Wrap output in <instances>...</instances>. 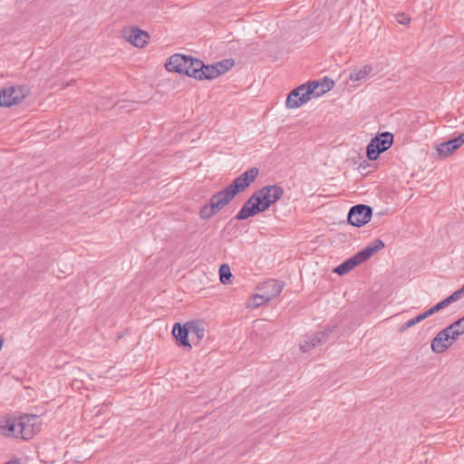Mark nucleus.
Segmentation results:
<instances>
[{
	"label": "nucleus",
	"mask_w": 464,
	"mask_h": 464,
	"mask_svg": "<svg viewBox=\"0 0 464 464\" xmlns=\"http://www.w3.org/2000/svg\"><path fill=\"white\" fill-rule=\"evenodd\" d=\"M266 303H267V301L265 300V297L262 295V293L256 294L249 297V299L246 303V307L247 308H256V307H259L262 304H266Z\"/></svg>",
	"instance_id": "5701e85b"
},
{
	"label": "nucleus",
	"mask_w": 464,
	"mask_h": 464,
	"mask_svg": "<svg viewBox=\"0 0 464 464\" xmlns=\"http://www.w3.org/2000/svg\"><path fill=\"white\" fill-rule=\"evenodd\" d=\"M444 300H445V302H446L448 306L450 304H451L452 303L458 301L456 296L453 295V293L450 295H449L448 297H446Z\"/></svg>",
	"instance_id": "7c9ffc66"
},
{
	"label": "nucleus",
	"mask_w": 464,
	"mask_h": 464,
	"mask_svg": "<svg viewBox=\"0 0 464 464\" xmlns=\"http://www.w3.org/2000/svg\"><path fill=\"white\" fill-rule=\"evenodd\" d=\"M393 134L388 131L382 132L372 138L366 147V156L369 160H375L380 154L392 147Z\"/></svg>",
	"instance_id": "39448f33"
},
{
	"label": "nucleus",
	"mask_w": 464,
	"mask_h": 464,
	"mask_svg": "<svg viewBox=\"0 0 464 464\" xmlns=\"http://www.w3.org/2000/svg\"><path fill=\"white\" fill-rule=\"evenodd\" d=\"M369 166L368 162L366 160H363L362 162L360 163L359 165V169L360 170H365L367 169V167Z\"/></svg>",
	"instance_id": "2f4dec72"
},
{
	"label": "nucleus",
	"mask_w": 464,
	"mask_h": 464,
	"mask_svg": "<svg viewBox=\"0 0 464 464\" xmlns=\"http://www.w3.org/2000/svg\"><path fill=\"white\" fill-rule=\"evenodd\" d=\"M217 212H218L215 207L209 202L208 204L201 207L199 210V217L202 219H209L212 218Z\"/></svg>",
	"instance_id": "b1692460"
},
{
	"label": "nucleus",
	"mask_w": 464,
	"mask_h": 464,
	"mask_svg": "<svg viewBox=\"0 0 464 464\" xmlns=\"http://www.w3.org/2000/svg\"><path fill=\"white\" fill-rule=\"evenodd\" d=\"M188 325L192 341L196 338L195 344H198L205 336V328L203 324L198 321H189L188 322Z\"/></svg>",
	"instance_id": "6ab92c4d"
},
{
	"label": "nucleus",
	"mask_w": 464,
	"mask_h": 464,
	"mask_svg": "<svg viewBox=\"0 0 464 464\" xmlns=\"http://www.w3.org/2000/svg\"><path fill=\"white\" fill-rule=\"evenodd\" d=\"M447 328L453 334V337L458 340L464 334V316L450 324Z\"/></svg>",
	"instance_id": "412c9836"
},
{
	"label": "nucleus",
	"mask_w": 464,
	"mask_h": 464,
	"mask_svg": "<svg viewBox=\"0 0 464 464\" xmlns=\"http://www.w3.org/2000/svg\"><path fill=\"white\" fill-rule=\"evenodd\" d=\"M447 304L445 302V300L443 299L442 301L439 302L438 304H436L435 305H433L432 307H430L429 310V313L430 314V315L434 314L435 313L444 309L445 307H447Z\"/></svg>",
	"instance_id": "a878e982"
},
{
	"label": "nucleus",
	"mask_w": 464,
	"mask_h": 464,
	"mask_svg": "<svg viewBox=\"0 0 464 464\" xmlns=\"http://www.w3.org/2000/svg\"><path fill=\"white\" fill-rule=\"evenodd\" d=\"M219 279L222 284L230 283V278L232 277V274L230 271V267L227 264H222L219 266Z\"/></svg>",
	"instance_id": "393cba45"
},
{
	"label": "nucleus",
	"mask_w": 464,
	"mask_h": 464,
	"mask_svg": "<svg viewBox=\"0 0 464 464\" xmlns=\"http://www.w3.org/2000/svg\"><path fill=\"white\" fill-rule=\"evenodd\" d=\"M456 341L453 334L445 327L432 339L430 347L433 353H442Z\"/></svg>",
	"instance_id": "1a4fd4ad"
},
{
	"label": "nucleus",
	"mask_w": 464,
	"mask_h": 464,
	"mask_svg": "<svg viewBox=\"0 0 464 464\" xmlns=\"http://www.w3.org/2000/svg\"><path fill=\"white\" fill-rule=\"evenodd\" d=\"M235 64V61L233 59H224L220 62L214 63L217 68V73L218 76L229 71Z\"/></svg>",
	"instance_id": "4be33fe9"
},
{
	"label": "nucleus",
	"mask_w": 464,
	"mask_h": 464,
	"mask_svg": "<svg viewBox=\"0 0 464 464\" xmlns=\"http://www.w3.org/2000/svg\"><path fill=\"white\" fill-rule=\"evenodd\" d=\"M125 38L133 45L139 48L144 47L150 39L147 32L140 29L139 27H132L130 30L129 35Z\"/></svg>",
	"instance_id": "4468645a"
},
{
	"label": "nucleus",
	"mask_w": 464,
	"mask_h": 464,
	"mask_svg": "<svg viewBox=\"0 0 464 464\" xmlns=\"http://www.w3.org/2000/svg\"><path fill=\"white\" fill-rule=\"evenodd\" d=\"M285 284L276 279H268L260 284L258 286L259 291L265 297L267 303L276 298L282 292Z\"/></svg>",
	"instance_id": "9d476101"
},
{
	"label": "nucleus",
	"mask_w": 464,
	"mask_h": 464,
	"mask_svg": "<svg viewBox=\"0 0 464 464\" xmlns=\"http://www.w3.org/2000/svg\"><path fill=\"white\" fill-rule=\"evenodd\" d=\"M429 316H430V314L429 313V310H427L424 313L414 317V320H415L416 324H418V323L423 321L424 319L428 318Z\"/></svg>",
	"instance_id": "c85d7f7f"
},
{
	"label": "nucleus",
	"mask_w": 464,
	"mask_h": 464,
	"mask_svg": "<svg viewBox=\"0 0 464 464\" xmlns=\"http://www.w3.org/2000/svg\"><path fill=\"white\" fill-rule=\"evenodd\" d=\"M396 21L401 24H408L411 22V18L404 13H399L395 15Z\"/></svg>",
	"instance_id": "bb28decb"
},
{
	"label": "nucleus",
	"mask_w": 464,
	"mask_h": 464,
	"mask_svg": "<svg viewBox=\"0 0 464 464\" xmlns=\"http://www.w3.org/2000/svg\"><path fill=\"white\" fill-rule=\"evenodd\" d=\"M453 295L456 296L457 300L459 301L464 296V285L455 292H453Z\"/></svg>",
	"instance_id": "c756f323"
},
{
	"label": "nucleus",
	"mask_w": 464,
	"mask_h": 464,
	"mask_svg": "<svg viewBox=\"0 0 464 464\" xmlns=\"http://www.w3.org/2000/svg\"><path fill=\"white\" fill-rule=\"evenodd\" d=\"M462 144H464V132L454 139L442 142L438 146L437 150L440 157L446 158L451 155Z\"/></svg>",
	"instance_id": "f8f14e48"
},
{
	"label": "nucleus",
	"mask_w": 464,
	"mask_h": 464,
	"mask_svg": "<svg viewBox=\"0 0 464 464\" xmlns=\"http://www.w3.org/2000/svg\"><path fill=\"white\" fill-rule=\"evenodd\" d=\"M5 464H20V461L18 459H14L5 462Z\"/></svg>",
	"instance_id": "473e14b6"
},
{
	"label": "nucleus",
	"mask_w": 464,
	"mask_h": 464,
	"mask_svg": "<svg viewBox=\"0 0 464 464\" xmlns=\"http://www.w3.org/2000/svg\"><path fill=\"white\" fill-rule=\"evenodd\" d=\"M21 439L28 440L40 431L41 423L39 417L33 414H25L19 418Z\"/></svg>",
	"instance_id": "6e6552de"
},
{
	"label": "nucleus",
	"mask_w": 464,
	"mask_h": 464,
	"mask_svg": "<svg viewBox=\"0 0 464 464\" xmlns=\"http://www.w3.org/2000/svg\"><path fill=\"white\" fill-rule=\"evenodd\" d=\"M0 433L5 437L21 438L19 420L5 417L0 420Z\"/></svg>",
	"instance_id": "9b49d317"
},
{
	"label": "nucleus",
	"mask_w": 464,
	"mask_h": 464,
	"mask_svg": "<svg viewBox=\"0 0 464 464\" xmlns=\"http://www.w3.org/2000/svg\"><path fill=\"white\" fill-rule=\"evenodd\" d=\"M172 334L179 346L187 348L188 350L191 349V344L188 340L189 330L188 323L184 325L180 323H175L172 329Z\"/></svg>",
	"instance_id": "ddd939ff"
},
{
	"label": "nucleus",
	"mask_w": 464,
	"mask_h": 464,
	"mask_svg": "<svg viewBox=\"0 0 464 464\" xmlns=\"http://www.w3.org/2000/svg\"><path fill=\"white\" fill-rule=\"evenodd\" d=\"M259 174V169L253 167L237 177L227 188L215 193L209 199L215 208L219 211L227 205L238 193L247 188Z\"/></svg>",
	"instance_id": "7ed1b4c3"
},
{
	"label": "nucleus",
	"mask_w": 464,
	"mask_h": 464,
	"mask_svg": "<svg viewBox=\"0 0 464 464\" xmlns=\"http://www.w3.org/2000/svg\"><path fill=\"white\" fill-rule=\"evenodd\" d=\"M362 262L356 256H353L352 257L346 259L344 262H343L341 265L337 266L334 272L336 273L339 276H343L347 273H349L351 270H353L355 266L361 265Z\"/></svg>",
	"instance_id": "a211bd4d"
},
{
	"label": "nucleus",
	"mask_w": 464,
	"mask_h": 464,
	"mask_svg": "<svg viewBox=\"0 0 464 464\" xmlns=\"http://www.w3.org/2000/svg\"><path fill=\"white\" fill-rule=\"evenodd\" d=\"M385 246L382 239H375L369 246L356 253V256L362 264L370 259L374 254L382 250Z\"/></svg>",
	"instance_id": "2eb2a0df"
},
{
	"label": "nucleus",
	"mask_w": 464,
	"mask_h": 464,
	"mask_svg": "<svg viewBox=\"0 0 464 464\" xmlns=\"http://www.w3.org/2000/svg\"><path fill=\"white\" fill-rule=\"evenodd\" d=\"M284 195V188L278 185H267L255 191L243 204L235 218L245 220L267 210Z\"/></svg>",
	"instance_id": "f03ea898"
},
{
	"label": "nucleus",
	"mask_w": 464,
	"mask_h": 464,
	"mask_svg": "<svg viewBox=\"0 0 464 464\" xmlns=\"http://www.w3.org/2000/svg\"><path fill=\"white\" fill-rule=\"evenodd\" d=\"M310 82L317 83L311 93V98L319 97L332 90L334 86V82L328 77H324L322 81H311Z\"/></svg>",
	"instance_id": "f3484780"
},
{
	"label": "nucleus",
	"mask_w": 464,
	"mask_h": 464,
	"mask_svg": "<svg viewBox=\"0 0 464 464\" xmlns=\"http://www.w3.org/2000/svg\"><path fill=\"white\" fill-rule=\"evenodd\" d=\"M331 330H324L322 332L315 333L309 340L304 341L300 344V350L304 353L308 352L310 349L315 347L317 344L325 342L331 333Z\"/></svg>",
	"instance_id": "dca6fc26"
},
{
	"label": "nucleus",
	"mask_w": 464,
	"mask_h": 464,
	"mask_svg": "<svg viewBox=\"0 0 464 464\" xmlns=\"http://www.w3.org/2000/svg\"><path fill=\"white\" fill-rule=\"evenodd\" d=\"M30 93L27 84L10 85L0 90V106L11 107L21 103Z\"/></svg>",
	"instance_id": "20e7f679"
},
{
	"label": "nucleus",
	"mask_w": 464,
	"mask_h": 464,
	"mask_svg": "<svg viewBox=\"0 0 464 464\" xmlns=\"http://www.w3.org/2000/svg\"><path fill=\"white\" fill-rule=\"evenodd\" d=\"M416 324L414 318L409 320L408 322H406L405 324H403L402 325L400 326L399 328V332L400 333H403L405 332L406 330H408L409 328L414 326Z\"/></svg>",
	"instance_id": "cd10ccee"
},
{
	"label": "nucleus",
	"mask_w": 464,
	"mask_h": 464,
	"mask_svg": "<svg viewBox=\"0 0 464 464\" xmlns=\"http://www.w3.org/2000/svg\"><path fill=\"white\" fill-rule=\"evenodd\" d=\"M165 68L169 72L186 74L197 80H213L218 77L214 63L206 65L198 58L180 53L171 55L165 63Z\"/></svg>",
	"instance_id": "f257e3e1"
},
{
	"label": "nucleus",
	"mask_w": 464,
	"mask_h": 464,
	"mask_svg": "<svg viewBox=\"0 0 464 464\" xmlns=\"http://www.w3.org/2000/svg\"><path fill=\"white\" fill-rule=\"evenodd\" d=\"M372 71V67L370 64H365L362 68H355L350 73V80L361 81L366 78V76Z\"/></svg>",
	"instance_id": "aec40b11"
},
{
	"label": "nucleus",
	"mask_w": 464,
	"mask_h": 464,
	"mask_svg": "<svg viewBox=\"0 0 464 464\" xmlns=\"http://www.w3.org/2000/svg\"><path fill=\"white\" fill-rule=\"evenodd\" d=\"M316 84L317 83L314 82H307L306 84H302L292 90L285 101L286 108H299L303 104L310 101L311 93L313 92L314 88L316 86Z\"/></svg>",
	"instance_id": "423d86ee"
},
{
	"label": "nucleus",
	"mask_w": 464,
	"mask_h": 464,
	"mask_svg": "<svg viewBox=\"0 0 464 464\" xmlns=\"http://www.w3.org/2000/svg\"><path fill=\"white\" fill-rule=\"evenodd\" d=\"M372 216V208L364 204L353 206L347 216L348 223L352 226L361 227L367 224Z\"/></svg>",
	"instance_id": "0eeeda50"
}]
</instances>
